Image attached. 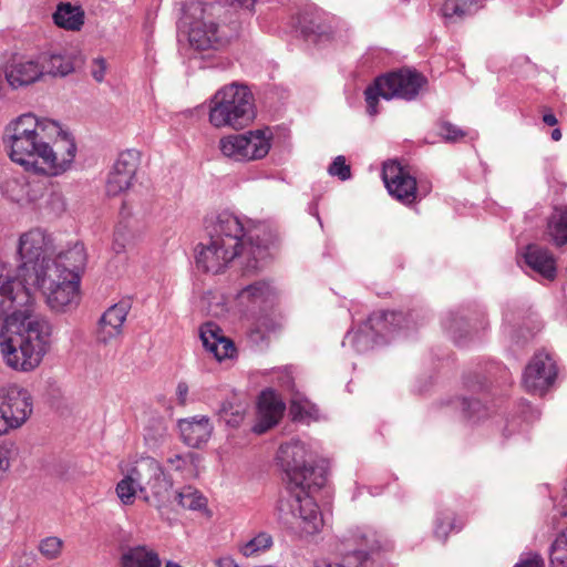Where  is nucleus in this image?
Here are the masks:
<instances>
[{"mask_svg": "<svg viewBox=\"0 0 567 567\" xmlns=\"http://www.w3.org/2000/svg\"><path fill=\"white\" fill-rule=\"evenodd\" d=\"M251 92L245 85L230 84L215 94V117L218 124L243 128L255 118Z\"/></svg>", "mask_w": 567, "mask_h": 567, "instance_id": "nucleus-7", "label": "nucleus"}, {"mask_svg": "<svg viewBox=\"0 0 567 567\" xmlns=\"http://www.w3.org/2000/svg\"><path fill=\"white\" fill-rule=\"evenodd\" d=\"M167 463L176 471H181L183 470L186 464H187V461L184 456L179 455V454H175L171 457L167 458Z\"/></svg>", "mask_w": 567, "mask_h": 567, "instance_id": "nucleus-52", "label": "nucleus"}, {"mask_svg": "<svg viewBox=\"0 0 567 567\" xmlns=\"http://www.w3.org/2000/svg\"><path fill=\"white\" fill-rule=\"evenodd\" d=\"M106 73V62L102 58H97L93 60L91 66V74L96 82H102L104 80Z\"/></svg>", "mask_w": 567, "mask_h": 567, "instance_id": "nucleus-46", "label": "nucleus"}, {"mask_svg": "<svg viewBox=\"0 0 567 567\" xmlns=\"http://www.w3.org/2000/svg\"><path fill=\"white\" fill-rule=\"evenodd\" d=\"M209 250H199L198 254L195 256V264L197 270L207 274L209 271Z\"/></svg>", "mask_w": 567, "mask_h": 567, "instance_id": "nucleus-48", "label": "nucleus"}, {"mask_svg": "<svg viewBox=\"0 0 567 567\" xmlns=\"http://www.w3.org/2000/svg\"><path fill=\"white\" fill-rule=\"evenodd\" d=\"M45 184L42 181L29 179L25 176H11L3 181L1 193L10 200L25 205L33 204L43 197Z\"/></svg>", "mask_w": 567, "mask_h": 567, "instance_id": "nucleus-16", "label": "nucleus"}, {"mask_svg": "<svg viewBox=\"0 0 567 567\" xmlns=\"http://www.w3.org/2000/svg\"><path fill=\"white\" fill-rule=\"evenodd\" d=\"M454 518L452 514L444 513L436 518L434 534L437 538L445 540L449 533L454 529Z\"/></svg>", "mask_w": 567, "mask_h": 567, "instance_id": "nucleus-39", "label": "nucleus"}, {"mask_svg": "<svg viewBox=\"0 0 567 567\" xmlns=\"http://www.w3.org/2000/svg\"><path fill=\"white\" fill-rule=\"evenodd\" d=\"M44 75L39 59H14L4 70V76L12 89L28 86Z\"/></svg>", "mask_w": 567, "mask_h": 567, "instance_id": "nucleus-17", "label": "nucleus"}, {"mask_svg": "<svg viewBox=\"0 0 567 567\" xmlns=\"http://www.w3.org/2000/svg\"><path fill=\"white\" fill-rule=\"evenodd\" d=\"M137 235L128 228L127 225H118L114 233L115 244L125 248L128 245H136Z\"/></svg>", "mask_w": 567, "mask_h": 567, "instance_id": "nucleus-38", "label": "nucleus"}, {"mask_svg": "<svg viewBox=\"0 0 567 567\" xmlns=\"http://www.w3.org/2000/svg\"><path fill=\"white\" fill-rule=\"evenodd\" d=\"M123 567H161L156 551L146 546L128 548L122 556Z\"/></svg>", "mask_w": 567, "mask_h": 567, "instance_id": "nucleus-25", "label": "nucleus"}, {"mask_svg": "<svg viewBox=\"0 0 567 567\" xmlns=\"http://www.w3.org/2000/svg\"><path fill=\"white\" fill-rule=\"evenodd\" d=\"M426 83L425 76L410 69H402L377 78L374 83L364 91L369 115L374 116L378 114L377 105L380 97L384 100L402 99L412 101L419 95Z\"/></svg>", "mask_w": 567, "mask_h": 567, "instance_id": "nucleus-4", "label": "nucleus"}, {"mask_svg": "<svg viewBox=\"0 0 567 567\" xmlns=\"http://www.w3.org/2000/svg\"><path fill=\"white\" fill-rule=\"evenodd\" d=\"M543 122H544L546 125H548V126H554V125H556V124H557V122H558V121H557V118H556L555 114H553V113H545V114L543 115Z\"/></svg>", "mask_w": 567, "mask_h": 567, "instance_id": "nucleus-58", "label": "nucleus"}, {"mask_svg": "<svg viewBox=\"0 0 567 567\" xmlns=\"http://www.w3.org/2000/svg\"><path fill=\"white\" fill-rule=\"evenodd\" d=\"M37 548L44 559L56 560L63 554L64 542L60 537L48 536L39 542Z\"/></svg>", "mask_w": 567, "mask_h": 567, "instance_id": "nucleus-35", "label": "nucleus"}, {"mask_svg": "<svg viewBox=\"0 0 567 567\" xmlns=\"http://www.w3.org/2000/svg\"><path fill=\"white\" fill-rule=\"evenodd\" d=\"M285 411V403L272 390L261 392L258 401V422L254 425V432L265 433L276 425Z\"/></svg>", "mask_w": 567, "mask_h": 567, "instance_id": "nucleus-18", "label": "nucleus"}, {"mask_svg": "<svg viewBox=\"0 0 567 567\" xmlns=\"http://www.w3.org/2000/svg\"><path fill=\"white\" fill-rule=\"evenodd\" d=\"M183 23L188 27V40L195 50H210L213 27L210 3L202 1L189 2L184 12Z\"/></svg>", "mask_w": 567, "mask_h": 567, "instance_id": "nucleus-10", "label": "nucleus"}, {"mask_svg": "<svg viewBox=\"0 0 567 567\" xmlns=\"http://www.w3.org/2000/svg\"><path fill=\"white\" fill-rule=\"evenodd\" d=\"M353 556H355L358 559L365 560L368 559L369 551L365 549H359L353 551Z\"/></svg>", "mask_w": 567, "mask_h": 567, "instance_id": "nucleus-59", "label": "nucleus"}, {"mask_svg": "<svg viewBox=\"0 0 567 567\" xmlns=\"http://www.w3.org/2000/svg\"><path fill=\"white\" fill-rule=\"evenodd\" d=\"M48 208L55 215L66 210V199L61 190H52L47 199Z\"/></svg>", "mask_w": 567, "mask_h": 567, "instance_id": "nucleus-43", "label": "nucleus"}, {"mask_svg": "<svg viewBox=\"0 0 567 567\" xmlns=\"http://www.w3.org/2000/svg\"><path fill=\"white\" fill-rule=\"evenodd\" d=\"M166 567H181V566H179L178 564H176V563L168 561V563L166 564Z\"/></svg>", "mask_w": 567, "mask_h": 567, "instance_id": "nucleus-62", "label": "nucleus"}, {"mask_svg": "<svg viewBox=\"0 0 567 567\" xmlns=\"http://www.w3.org/2000/svg\"><path fill=\"white\" fill-rule=\"evenodd\" d=\"M556 377L557 368L553 358L545 352H538L527 364L523 383L529 393L543 395L553 385Z\"/></svg>", "mask_w": 567, "mask_h": 567, "instance_id": "nucleus-12", "label": "nucleus"}, {"mask_svg": "<svg viewBox=\"0 0 567 567\" xmlns=\"http://www.w3.org/2000/svg\"><path fill=\"white\" fill-rule=\"evenodd\" d=\"M178 427L184 443L194 449H199L203 444H206L212 434L209 417L207 416L179 420Z\"/></svg>", "mask_w": 567, "mask_h": 567, "instance_id": "nucleus-20", "label": "nucleus"}, {"mask_svg": "<svg viewBox=\"0 0 567 567\" xmlns=\"http://www.w3.org/2000/svg\"><path fill=\"white\" fill-rule=\"evenodd\" d=\"M278 461L295 485L321 487L326 482L323 474H317L313 467L315 451L312 446L300 440H292L280 445Z\"/></svg>", "mask_w": 567, "mask_h": 567, "instance_id": "nucleus-8", "label": "nucleus"}, {"mask_svg": "<svg viewBox=\"0 0 567 567\" xmlns=\"http://www.w3.org/2000/svg\"><path fill=\"white\" fill-rule=\"evenodd\" d=\"M245 143L246 136H244V134H230L220 138L219 148L224 156L243 162L246 161L247 157Z\"/></svg>", "mask_w": 567, "mask_h": 567, "instance_id": "nucleus-26", "label": "nucleus"}, {"mask_svg": "<svg viewBox=\"0 0 567 567\" xmlns=\"http://www.w3.org/2000/svg\"><path fill=\"white\" fill-rule=\"evenodd\" d=\"M225 2H229L231 6H238L240 8L252 10L255 6V0H224Z\"/></svg>", "mask_w": 567, "mask_h": 567, "instance_id": "nucleus-55", "label": "nucleus"}, {"mask_svg": "<svg viewBox=\"0 0 567 567\" xmlns=\"http://www.w3.org/2000/svg\"><path fill=\"white\" fill-rule=\"evenodd\" d=\"M215 237H226L234 240V244H219L215 239V248H240V240L244 237V227L235 215L223 212L215 220Z\"/></svg>", "mask_w": 567, "mask_h": 567, "instance_id": "nucleus-21", "label": "nucleus"}, {"mask_svg": "<svg viewBox=\"0 0 567 567\" xmlns=\"http://www.w3.org/2000/svg\"><path fill=\"white\" fill-rule=\"evenodd\" d=\"M439 134L446 142H457L466 135L463 130L449 122H443L440 125Z\"/></svg>", "mask_w": 567, "mask_h": 567, "instance_id": "nucleus-42", "label": "nucleus"}, {"mask_svg": "<svg viewBox=\"0 0 567 567\" xmlns=\"http://www.w3.org/2000/svg\"><path fill=\"white\" fill-rule=\"evenodd\" d=\"M289 413L295 421L310 422L318 420L317 406L306 398L296 396L290 402Z\"/></svg>", "mask_w": 567, "mask_h": 567, "instance_id": "nucleus-30", "label": "nucleus"}, {"mask_svg": "<svg viewBox=\"0 0 567 567\" xmlns=\"http://www.w3.org/2000/svg\"><path fill=\"white\" fill-rule=\"evenodd\" d=\"M481 7L477 0H444L442 13L446 18H462L477 12Z\"/></svg>", "mask_w": 567, "mask_h": 567, "instance_id": "nucleus-31", "label": "nucleus"}, {"mask_svg": "<svg viewBox=\"0 0 567 567\" xmlns=\"http://www.w3.org/2000/svg\"><path fill=\"white\" fill-rule=\"evenodd\" d=\"M289 497L279 504L281 518L291 525L300 536L308 537L319 533L323 526V518L318 504L310 495L316 485H295Z\"/></svg>", "mask_w": 567, "mask_h": 567, "instance_id": "nucleus-5", "label": "nucleus"}, {"mask_svg": "<svg viewBox=\"0 0 567 567\" xmlns=\"http://www.w3.org/2000/svg\"><path fill=\"white\" fill-rule=\"evenodd\" d=\"M237 300L246 310H265L275 305L277 291L269 282L257 281L240 290Z\"/></svg>", "mask_w": 567, "mask_h": 567, "instance_id": "nucleus-19", "label": "nucleus"}, {"mask_svg": "<svg viewBox=\"0 0 567 567\" xmlns=\"http://www.w3.org/2000/svg\"><path fill=\"white\" fill-rule=\"evenodd\" d=\"M10 463L8 457V451L0 447V480L4 476L9 470Z\"/></svg>", "mask_w": 567, "mask_h": 567, "instance_id": "nucleus-53", "label": "nucleus"}, {"mask_svg": "<svg viewBox=\"0 0 567 567\" xmlns=\"http://www.w3.org/2000/svg\"><path fill=\"white\" fill-rule=\"evenodd\" d=\"M217 567H240L231 557H223L217 561Z\"/></svg>", "mask_w": 567, "mask_h": 567, "instance_id": "nucleus-56", "label": "nucleus"}, {"mask_svg": "<svg viewBox=\"0 0 567 567\" xmlns=\"http://www.w3.org/2000/svg\"><path fill=\"white\" fill-rule=\"evenodd\" d=\"M550 567H567V529L554 540L549 553Z\"/></svg>", "mask_w": 567, "mask_h": 567, "instance_id": "nucleus-36", "label": "nucleus"}, {"mask_svg": "<svg viewBox=\"0 0 567 567\" xmlns=\"http://www.w3.org/2000/svg\"><path fill=\"white\" fill-rule=\"evenodd\" d=\"M33 411L30 392L19 385L0 389V435L21 427Z\"/></svg>", "mask_w": 567, "mask_h": 567, "instance_id": "nucleus-9", "label": "nucleus"}, {"mask_svg": "<svg viewBox=\"0 0 567 567\" xmlns=\"http://www.w3.org/2000/svg\"><path fill=\"white\" fill-rule=\"evenodd\" d=\"M37 561V556L33 551L22 550L18 553L12 564L14 567H32Z\"/></svg>", "mask_w": 567, "mask_h": 567, "instance_id": "nucleus-44", "label": "nucleus"}, {"mask_svg": "<svg viewBox=\"0 0 567 567\" xmlns=\"http://www.w3.org/2000/svg\"><path fill=\"white\" fill-rule=\"evenodd\" d=\"M175 499L183 508L199 511L207 507V498L192 486H185L175 493Z\"/></svg>", "mask_w": 567, "mask_h": 567, "instance_id": "nucleus-32", "label": "nucleus"}, {"mask_svg": "<svg viewBox=\"0 0 567 567\" xmlns=\"http://www.w3.org/2000/svg\"><path fill=\"white\" fill-rule=\"evenodd\" d=\"M551 138L554 141H559L561 138V132L559 128H555L553 132H551Z\"/></svg>", "mask_w": 567, "mask_h": 567, "instance_id": "nucleus-61", "label": "nucleus"}, {"mask_svg": "<svg viewBox=\"0 0 567 567\" xmlns=\"http://www.w3.org/2000/svg\"><path fill=\"white\" fill-rule=\"evenodd\" d=\"M548 234L556 245L567 244V210L553 215L548 221Z\"/></svg>", "mask_w": 567, "mask_h": 567, "instance_id": "nucleus-34", "label": "nucleus"}, {"mask_svg": "<svg viewBox=\"0 0 567 567\" xmlns=\"http://www.w3.org/2000/svg\"><path fill=\"white\" fill-rule=\"evenodd\" d=\"M382 179L390 195L405 205L416 200L415 178L396 161L384 163Z\"/></svg>", "mask_w": 567, "mask_h": 567, "instance_id": "nucleus-13", "label": "nucleus"}, {"mask_svg": "<svg viewBox=\"0 0 567 567\" xmlns=\"http://www.w3.org/2000/svg\"><path fill=\"white\" fill-rule=\"evenodd\" d=\"M20 275L43 291L48 306L58 312L75 308L81 300V275L85 269V250H61L54 258L45 250H17Z\"/></svg>", "mask_w": 567, "mask_h": 567, "instance_id": "nucleus-3", "label": "nucleus"}, {"mask_svg": "<svg viewBox=\"0 0 567 567\" xmlns=\"http://www.w3.org/2000/svg\"><path fill=\"white\" fill-rule=\"evenodd\" d=\"M246 136L247 157L246 161H256L264 158L271 147V131L266 127L261 130L248 131L243 133Z\"/></svg>", "mask_w": 567, "mask_h": 567, "instance_id": "nucleus-22", "label": "nucleus"}, {"mask_svg": "<svg viewBox=\"0 0 567 567\" xmlns=\"http://www.w3.org/2000/svg\"><path fill=\"white\" fill-rule=\"evenodd\" d=\"M461 405H462L463 411L468 416H472V415H474L477 412V410L480 408V402L471 401V400H467V399H462Z\"/></svg>", "mask_w": 567, "mask_h": 567, "instance_id": "nucleus-50", "label": "nucleus"}, {"mask_svg": "<svg viewBox=\"0 0 567 567\" xmlns=\"http://www.w3.org/2000/svg\"><path fill=\"white\" fill-rule=\"evenodd\" d=\"M140 162L141 155L136 150H126L118 154L106 179L107 196H118L132 187Z\"/></svg>", "mask_w": 567, "mask_h": 567, "instance_id": "nucleus-11", "label": "nucleus"}, {"mask_svg": "<svg viewBox=\"0 0 567 567\" xmlns=\"http://www.w3.org/2000/svg\"><path fill=\"white\" fill-rule=\"evenodd\" d=\"M401 315L390 311L375 312L369 317L357 331L349 332L346 336L348 342L358 352H364L373 347L379 336H384L388 323H393Z\"/></svg>", "mask_w": 567, "mask_h": 567, "instance_id": "nucleus-14", "label": "nucleus"}, {"mask_svg": "<svg viewBox=\"0 0 567 567\" xmlns=\"http://www.w3.org/2000/svg\"><path fill=\"white\" fill-rule=\"evenodd\" d=\"M3 144L13 163L44 176L65 173L76 154L74 138L58 122L32 113L8 123Z\"/></svg>", "mask_w": 567, "mask_h": 567, "instance_id": "nucleus-2", "label": "nucleus"}, {"mask_svg": "<svg viewBox=\"0 0 567 567\" xmlns=\"http://www.w3.org/2000/svg\"><path fill=\"white\" fill-rule=\"evenodd\" d=\"M84 11L81 6L61 2L53 13L54 23L65 30L79 31L84 24Z\"/></svg>", "mask_w": 567, "mask_h": 567, "instance_id": "nucleus-23", "label": "nucleus"}, {"mask_svg": "<svg viewBox=\"0 0 567 567\" xmlns=\"http://www.w3.org/2000/svg\"><path fill=\"white\" fill-rule=\"evenodd\" d=\"M204 109H207L208 121H209L210 123H213V99L207 100V101H206V103H205V105L198 106V107H196L195 110H189V111H187L186 113L190 115V114H193L194 112L199 113V112H200L202 110H204Z\"/></svg>", "mask_w": 567, "mask_h": 567, "instance_id": "nucleus-54", "label": "nucleus"}, {"mask_svg": "<svg viewBox=\"0 0 567 567\" xmlns=\"http://www.w3.org/2000/svg\"><path fill=\"white\" fill-rule=\"evenodd\" d=\"M199 338L203 343V347L206 351L213 352V343L210 339L213 338V322L206 321L199 329Z\"/></svg>", "mask_w": 567, "mask_h": 567, "instance_id": "nucleus-45", "label": "nucleus"}, {"mask_svg": "<svg viewBox=\"0 0 567 567\" xmlns=\"http://www.w3.org/2000/svg\"><path fill=\"white\" fill-rule=\"evenodd\" d=\"M525 248L530 249V248H534V246L529 244Z\"/></svg>", "mask_w": 567, "mask_h": 567, "instance_id": "nucleus-64", "label": "nucleus"}, {"mask_svg": "<svg viewBox=\"0 0 567 567\" xmlns=\"http://www.w3.org/2000/svg\"><path fill=\"white\" fill-rule=\"evenodd\" d=\"M525 264L544 278L553 280L556 277V262L548 250H525Z\"/></svg>", "mask_w": 567, "mask_h": 567, "instance_id": "nucleus-24", "label": "nucleus"}, {"mask_svg": "<svg viewBox=\"0 0 567 567\" xmlns=\"http://www.w3.org/2000/svg\"><path fill=\"white\" fill-rule=\"evenodd\" d=\"M300 29L305 34L315 33V34H323L326 31L321 27L320 23H317L313 20H310L309 23L306 21V18L303 17L302 20H300Z\"/></svg>", "mask_w": 567, "mask_h": 567, "instance_id": "nucleus-47", "label": "nucleus"}, {"mask_svg": "<svg viewBox=\"0 0 567 567\" xmlns=\"http://www.w3.org/2000/svg\"><path fill=\"white\" fill-rule=\"evenodd\" d=\"M456 326H457V321L454 318L445 321V328L450 331V333L453 336L455 341L458 342V340L456 339V336H455L456 334Z\"/></svg>", "mask_w": 567, "mask_h": 567, "instance_id": "nucleus-57", "label": "nucleus"}, {"mask_svg": "<svg viewBox=\"0 0 567 567\" xmlns=\"http://www.w3.org/2000/svg\"><path fill=\"white\" fill-rule=\"evenodd\" d=\"M328 173L331 176H336L341 181H347L351 177L350 166L346 163L344 156H337L330 164Z\"/></svg>", "mask_w": 567, "mask_h": 567, "instance_id": "nucleus-40", "label": "nucleus"}, {"mask_svg": "<svg viewBox=\"0 0 567 567\" xmlns=\"http://www.w3.org/2000/svg\"><path fill=\"white\" fill-rule=\"evenodd\" d=\"M29 284L20 275L0 284V316L11 334L0 341V351L6 364L21 372L37 369L52 344V326L43 317L33 313V296Z\"/></svg>", "mask_w": 567, "mask_h": 567, "instance_id": "nucleus-1", "label": "nucleus"}, {"mask_svg": "<svg viewBox=\"0 0 567 567\" xmlns=\"http://www.w3.org/2000/svg\"><path fill=\"white\" fill-rule=\"evenodd\" d=\"M53 238L44 229L33 228L20 236L19 248H48Z\"/></svg>", "mask_w": 567, "mask_h": 567, "instance_id": "nucleus-33", "label": "nucleus"}, {"mask_svg": "<svg viewBox=\"0 0 567 567\" xmlns=\"http://www.w3.org/2000/svg\"><path fill=\"white\" fill-rule=\"evenodd\" d=\"M135 480L142 498L147 504L161 509L172 497V482L164 474L158 461L142 456L127 470Z\"/></svg>", "mask_w": 567, "mask_h": 567, "instance_id": "nucleus-6", "label": "nucleus"}, {"mask_svg": "<svg viewBox=\"0 0 567 567\" xmlns=\"http://www.w3.org/2000/svg\"><path fill=\"white\" fill-rule=\"evenodd\" d=\"M137 491V483L128 472L116 485V494L124 505H132L135 502Z\"/></svg>", "mask_w": 567, "mask_h": 567, "instance_id": "nucleus-37", "label": "nucleus"}, {"mask_svg": "<svg viewBox=\"0 0 567 567\" xmlns=\"http://www.w3.org/2000/svg\"><path fill=\"white\" fill-rule=\"evenodd\" d=\"M220 332L221 330L215 327V361L231 365L237 359V348L233 340Z\"/></svg>", "mask_w": 567, "mask_h": 567, "instance_id": "nucleus-28", "label": "nucleus"}, {"mask_svg": "<svg viewBox=\"0 0 567 567\" xmlns=\"http://www.w3.org/2000/svg\"><path fill=\"white\" fill-rule=\"evenodd\" d=\"M230 252H231L230 257H229L230 259H234L235 257L238 256V250H230Z\"/></svg>", "mask_w": 567, "mask_h": 567, "instance_id": "nucleus-63", "label": "nucleus"}, {"mask_svg": "<svg viewBox=\"0 0 567 567\" xmlns=\"http://www.w3.org/2000/svg\"><path fill=\"white\" fill-rule=\"evenodd\" d=\"M274 544L272 537L267 532H259L251 538L245 540L239 550L245 557H255L268 550Z\"/></svg>", "mask_w": 567, "mask_h": 567, "instance_id": "nucleus-29", "label": "nucleus"}, {"mask_svg": "<svg viewBox=\"0 0 567 567\" xmlns=\"http://www.w3.org/2000/svg\"><path fill=\"white\" fill-rule=\"evenodd\" d=\"M544 560L539 555H533L530 558L516 564L514 567H543Z\"/></svg>", "mask_w": 567, "mask_h": 567, "instance_id": "nucleus-51", "label": "nucleus"}, {"mask_svg": "<svg viewBox=\"0 0 567 567\" xmlns=\"http://www.w3.org/2000/svg\"><path fill=\"white\" fill-rule=\"evenodd\" d=\"M131 308V300L122 299L104 311L96 330L97 343L107 346L122 337L123 326Z\"/></svg>", "mask_w": 567, "mask_h": 567, "instance_id": "nucleus-15", "label": "nucleus"}, {"mask_svg": "<svg viewBox=\"0 0 567 567\" xmlns=\"http://www.w3.org/2000/svg\"><path fill=\"white\" fill-rule=\"evenodd\" d=\"M220 417L225 419L226 423L236 426L243 420L244 409L241 406L223 405L219 411Z\"/></svg>", "mask_w": 567, "mask_h": 567, "instance_id": "nucleus-41", "label": "nucleus"}, {"mask_svg": "<svg viewBox=\"0 0 567 567\" xmlns=\"http://www.w3.org/2000/svg\"><path fill=\"white\" fill-rule=\"evenodd\" d=\"M188 385L186 382L181 381L176 388V398L179 405L184 406L187 402Z\"/></svg>", "mask_w": 567, "mask_h": 567, "instance_id": "nucleus-49", "label": "nucleus"}, {"mask_svg": "<svg viewBox=\"0 0 567 567\" xmlns=\"http://www.w3.org/2000/svg\"><path fill=\"white\" fill-rule=\"evenodd\" d=\"M367 547L369 548L370 551H374L380 549L381 546L377 539H372L371 542L367 539Z\"/></svg>", "mask_w": 567, "mask_h": 567, "instance_id": "nucleus-60", "label": "nucleus"}, {"mask_svg": "<svg viewBox=\"0 0 567 567\" xmlns=\"http://www.w3.org/2000/svg\"><path fill=\"white\" fill-rule=\"evenodd\" d=\"M39 60L44 74L65 76L74 70L72 61L62 54L41 55Z\"/></svg>", "mask_w": 567, "mask_h": 567, "instance_id": "nucleus-27", "label": "nucleus"}]
</instances>
